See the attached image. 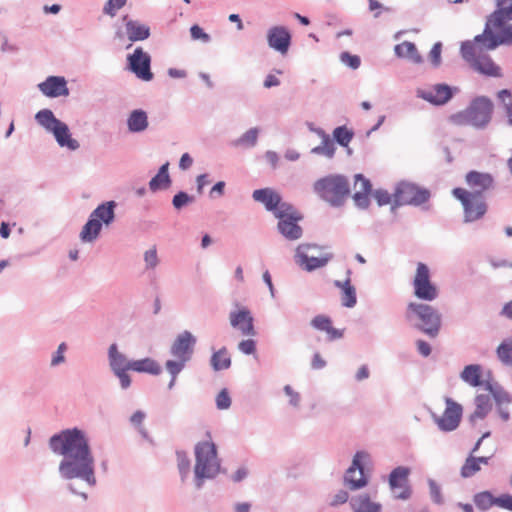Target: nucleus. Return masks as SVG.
Segmentation results:
<instances>
[{"mask_svg": "<svg viewBox=\"0 0 512 512\" xmlns=\"http://www.w3.org/2000/svg\"><path fill=\"white\" fill-rule=\"evenodd\" d=\"M50 450L63 456L58 471L65 480L81 479L95 486V461L87 433L78 428L63 429L53 434L48 442Z\"/></svg>", "mask_w": 512, "mask_h": 512, "instance_id": "nucleus-1", "label": "nucleus"}, {"mask_svg": "<svg viewBox=\"0 0 512 512\" xmlns=\"http://www.w3.org/2000/svg\"><path fill=\"white\" fill-rule=\"evenodd\" d=\"M405 319L412 328L430 338L438 336L442 325L440 312L433 306L425 303H408Z\"/></svg>", "mask_w": 512, "mask_h": 512, "instance_id": "nucleus-2", "label": "nucleus"}, {"mask_svg": "<svg viewBox=\"0 0 512 512\" xmlns=\"http://www.w3.org/2000/svg\"><path fill=\"white\" fill-rule=\"evenodd\" d=\"M493 112L494 103L488 96H476L464 110L452 114L450 119L456 125L483 130L490 124Z\"/></svg>", "mask_w": 512, "mask_h": 512, "instance_id": "nucleus-3", "label": "nucleus"}, {"mask_svg": "<svg viewBox=\"0 0 512 512\" xmlns=\"http://www.w3.org/2000/svg\"><path fill=\"white\" fill-rule=\"evenodd\" d=\"M195 458V484L197 488H201L204 479L215 478L221 469L215 443L209 441L198 442L195 445Z\"/></svg>", "mask_w": 512, "mask_h": 512, "instance_id": "nucleus-4", "label": "nucleus"}, {"mask_svg": "<svg viewBox=\"0 0 512 512\" xmlns=\"http://www.w3.org/2000/svg\"><path fill=\"white\" fill-rule=\"evenodd\" d=\"M314 191L332 207H340L350 194V186L346 176L329 174L314 183Z\"/></svg>", "mask_w": 512, "mask_h": 512, "instance_id": "nucleus-5", "label": "nucleus"}, {"mask_svg": "<svg viewBox=\"0 0 512 512\" xmlns=\"http://www.w3.org/2000/svg\"><path fill=\"white\" fill-rule=\"evenodd\" d=\"M483 52L480 51V47L475 44L474 40H466L461 43L460 54L475 71L486 77H502L501 67L493 61L489 54Z\"/></svg>", "mask_w": 512, "mask_h": 512, "instance_id": "nucleus-6", "label": "nucleus"}, {"mask_svg": "<svg viewBox=\"0 0 512 512\" xmlns=\"http://www.w3.org/2000/svg\"><path fill=\"white\" fill-rule=\"evenodd\" d=\"M393 196H395V206L418 207L430 200L431 192L416 183L401 180L396 184Z\"/></svg>", "mask_w": 512, "mask_h": 512, "instance_id": "nucleus-7", "label": "nucleus"}, {"mask_svg": "<svg viewBox=\"0 0 512 512\" xmlns=\"http://www.w3.org/2000/svg\"><path fill=\"white\" fill-rule=\"evenodd\" d=\"M474 42L480 47V51H492L501 45H512V24L497 28L485 25L483 32L474 37Z\"/></svg>", "mask_w": 512, "mask_h": 512, "instance_id": "nucleus-8", "label": "nucleus"}, {"mask_svg": "<svg viewBox=\"0 0 512 512\" xmlns=\"http://www.w3.org/2000/svg\"><path fill=\"white\" fill-rule=\"evenodd\" d=\"M371 463V456L366 451H357L353 457L351 466L344 474V483L353 491L365 487L369 482V476L365 473V466Z\"/></svg>", "mask_w": 512, "mask_h": 512, "instance_id": "nucleus-9", "label": "nucleus"}, {"mask_svg": "<svg viewBox=\"0 0 512 512\" xmlns=\"http://www.w3.org/2000/svg\"><path fill=\"white\" fill-rule=\"evenodd\" d=\"M413 292L419 300L431 302L438 297V289L430 279L428 266L419 262L413 280Z\"/></svg>", "mask_w": 512, "mask_h": 512, "instance_id": "nucleus-10", "label": "nucleus"}, {"mask_svg": "<svg viewBox=\"0 0 512 512\" xmlns=\"http://www.w3.org/2000/svg\"><path fill=\"white\" fill-rule=\"evenodd\" d=\"M445 410L442 416L433 413L432 418L442 432H452L456 430L463 416V407L450 397L445 398Z\"/></svg>", "mask_w": 512, "mask_h": 512, "instance_id": "nucleus-11", "label": "nucleus"}, {"mask_svg": "<svg viewBox=\"0 0 512 512\" xmlns=\"http://www.w3.org/2000/svg\"><path fill=\"white\" fill-rule=\"evenodd\" d=\"M196 343L197 338L190 331L184 330L176 336L169 353L176 358L175 361L187 364L193 357Z\"/></svg>", "mask_w": 512, "mask_h": 512, "instance_id": "nucleus-12", "label": "nucleus"}, {"mask_svg": "<svg viewBox=\"0 0 512 512\" xmlns=\"http://www.w3.org/2000/svg\"><path fill=\"white\" fill-rule=\"evenodd\" d=\"M128 69L142 81H151L154 74L151 71V56L141 47L127 55Z\"/></svg>", "mask_w": 512, "mask_h": 512, "instance_id": "nucleus-13", "label": "nucleus"}, {"mask_svg": "<svg viewBox=\"0 0 512 512\" xmlns=\"http://www.w3.org/2000/svg\"><path fill=\"white\" fill-rule=\"evenodd\" d=\"M316 244H300L296 248L295 252V261L298 265H300L305 271L312 272L316 269L322 268L328 264L330 260L333 259L334 255L332 253H326L321 257H310L306 254V250L309 248H317Z\"/></svg>", "mask_w": 512, "mask_h": 512, "instance_id": "nucleus-14", "label": "nucleus"}, {"mask_svg": "<svg viewBox=\"0 0 512 512\" xmlns=\"http://www.w3.org/2000/svg\"><path fill=\"white\" fill-rule=\"evenodd\" d=\"M458 91L446 83H439L433 86V91L418 90L417 96L435 106H442L449 102Z\"/></svg>", "mask_w": 512, "mask_h": 512, "instance_id": "nucleus-15", "label": "nucleus"}, {"mask_svg": "<svg viewBox=\"0 0 512 512\" xmlns=\"http://www.w3.org/2000/svg\"><path fill=\"white\" fill-rule=\"evenodd\" d=\"M267 42L271 49L286 54L292 43V35L285 26H273L267 32Z\"/></svg>", "mask_w": 512, "mask_h": 512, "instance_id": "nucleus-16", "label": "nucleus"}, {"mask_svg": "<svg viewBox=\"0 0 512 512\" xmlns=\"http://www.w3.org/2000/svg\"><path fill=\"white\" fill-rule=\"evenodd\" d=\"M230 324L238 329L245 336H255L254 318L248 308L242 307L237 311H231L229 314Z\"/></svg>", "mask_w": 512, "mask_h": 512, "instance_id": "nucleus-17", "label": "nucleus"}, {"mask_svg": "<svg viewBox=\"0 0 512 512\" xmlns=\"http://www.w3.org/2000/svg\"><path fill=\"white\" fill-rule=\"evenodd\" d=\"M39 90L48 98H58L69 95L67 80L63 76H48L38 84Z\"/></svg>", "mask_w": 512, "mask_h": 512, "instance_id": "nucleus-18", "label": "nucleus"}, {"mask_svg": "<svg viewBox=\"0 0 512 512\" xmlns=\"http://www.w3.org/2000/svg\"><path fill=\"white\" fill-rule=\"evenodd\" d=\"M303 218L304 216L301 214L287 219L278 220V233L288 241L299 240L303 236V228L299 224Z\"/></svg>", "mask_w": 512, "mask_h": 512, "instance_id": "nucleus-19", "label": "nucleus"}, {"mask_svg": "<svg viewBox=\"0 0 512 512\" xmlns=\"http://www.w3.org/2000/svg\"><path fill=\"white\" fill-rule=\"evenodd\" d=\"M465 180L472 192H479L480 197H485L484 192L494 186V178L487 172L471 170L466 174Z\"/></svg>", "mask_w": 512, "mask_h": 512, "instance_id": "nucleus-20", "label": "nucleus"}, {"mask_svg": "<svg viewBox=\"0 0 512 512\" xmlns=\"http://www.w3.org/2000/svg\"><path fill=\"white\" fill-rule=\"evenodd\" d=\"M281 197L277 191L269 187L256 189L252 193L253 200L263 204L265 209L272 214L277 210Z\"/></svg>", "mask_w": 512, "mask_h": 512, "instance_id": "nucleus-21", "label": "nucleus"}, {"mask_svg": "<svg viewBox=\"0 0 512 512\" xmlns=\"http://www.w3.org/2000/svg\"><path fill=\"white\" fill-rule=\"evenodd\" d=\"M125 21V30L128 39L131 42L144 41L151 35L150 27L137 20L129 19L127 15L123 17Z\"/></svg>", "mask_w": 512, "mask_h": 512, "instance_id": "nucleus-22", "label": "nucleus"}, {"mask_svg": "<svg viewBox=\"0 0 512 512\" xmlns=\"http://www.w3.org/2000/svg\"><path fill=\"white\" fill-rule=\"evenodd\" d=\"M50 133L53 134L60 147H66L71 151H75L80 146L79 142L72 138L68 125L63 121H60Z\"/></svg>", "mask_w": 512, "mask_h": 512, "instance_id": "nucleus-23", "label": "nucleus"}, {"mask_svg": "<svg viewBox=\"0 0 512 512\" xmlns=\"http://www.w3.org/2000/svg\"><path fill=\"white\" fill-rule=\"evenodd\" d=\"M346 274L347 278L345 279V281L341 282L339 280H336L334 282V285L341 289L342 306L346 308H353L357 303L356 289L351 284L350 276L352 274V271L350 269H347Z\"/></svg>", "mask_w": 512, "mask_h": 512, "instance_id": "nucleus-24", "label": "nucleus"}, {"mask_svg": "<svg viewBox=\"0 0 512 512\" xmlns=\"http://www.w3.org/2000/svg\"><path fill=\"white\" fill-rule=\"evenodd\" d=\"M117 203L114 200L100 203L92 212L91 217L101 222V226H109L115 221V209Z\"/></svg>", "mask_w": 512, "mask_h": 512, "instance_id": "nucleus-25", "label": "nucleus"}, {"mask_svg": "<svg viewBox=\"0 0 512 512\" xmlns=\"http://www.w3.org/2000/svg\"><path fill=\"white\" fill-rule=\"evenodd\" d=\"M488 210V204L485 197L474 198L470 201V210L466 206L463 207V222L472 223L481 219Z\"/></svg>", "mask_w": 512, "mask_h": 512, "instance_id": "nucleus-26", "label": "nucleus"}, {"mask_svg": "<svg viewBox=\"0 0 512 512\" xmlns=\"http://www.w3.org/2000/svg\"><path fill=\"white\" fill-rule=\"evenodd\" d=\"M129 368L131 371L137 373H146L153 376H158L162 372L160 364L151 357H145L138 360H130Z\"/></svg>", "mask_w": 512, "mask_h": 512, "instance_id": "nucleus-27", "label": "nucleus"}, {"mask_svg": "<svg viewBox=\"0 0 512 512\" xmlns=\"http://www.w3.org/2000/svg\"><path fill=\"white\" fill-rule=\"evenodd\" d=\"M172 184L169 174V162L162 164L157 173L149 181V189L152 192H158L168 189Z\"/></svg>", "mask_w": 512, "mask_h": 512, "instance_id": "nucleus-28", "label": "nucleus"}, {"mask_svg": "<svg viewBox=\"0 0 512 512\" xmlns=\"http://www.w3.org/2000/svg\"><path fill=\"white\" fill-rule=\"evenodd\" d=\"M349 504L353 512H381L382 509L381 504L372 502L367 493L353 496Z\"/></svg>", "mask_w": 512, "mask_h": 512, "instance_id": "nucleus-29", "label": "nucleus"}, {"mask_svg": "<svg viewBox=\"0 0 512 512\" xmlns=\"http://www.w3.org/2000/svg\"><path fill=\"white\" fill-rule=\"evenodd\" d=\"M147 112L143 109H134L127 118V127L131 133H141L148 128Z\"/></svg>", "mask_w": 512, "mask_h": 512, "instance_id": "nucleus-30", "label": "nucleus"}, {"mask_svg": "<svg viewBox=\"0 0 512 512\" xmlns=\"http://www.w3.org/2000/svg\"><path fill=\"white\" fill-rule=\"evenodd\" d=\"M512 20V6H500L487 17L485 25L489 27H502L506 25L508 21Z\"/></svg>", "mask_w": 512, "mask_h": 512, "instance_id": "nucleus-31", "label": "nucleus"}, {"mask_svg": "<svg viewBox=\"0 0 512 512\" xmlns=\"http://www.w3.org/2000/svg\"><path fill=\"white\" fill-rule=\"evenodd\" d=\"M107 355H108L109 367L112 372H116L121 369H125L126 365L130 361L127 359L125 354L121 353L118 350V345L116 343H112L109 346Z\"/></svg>", "mask_w": 512, "mask_h": 512, "instance_id": "nucleus-32", "label": "nucleus"}, {"mask_svg": "<svg viewBox=\"0 0 512 512\" xmlns=\"http://www.w3.org/2000/svg\"><path fill=\"white\" fill-rule=\"evenodd\" d=\"M102 230L101 222L96 221L91 215H89L86 223L82 227L80 232V239L82 242H93L98 238Z\"/></svg>", "mask_w": 512, "mask_h": 512, "instance_id": "nucleus-33", "label": "nucleus"}, {"mask_svg": "<svg viewBox=\"0 0 512 512\" xmlns=\"http://www.w3.org/2000/svg\"><path fill=\"white\" fill-rule=\"evenodd\" d=\"M231 364L232 360L226 347H222L219 350L214 351L211 355L210 365L216 372L229 369Z\"/></svg>", "mask_w": 512, "mask_h": 512, "instance_id": "nucleus-34", "label": "nucleus"}, {"mask_svg": "<svg viewBox=\"0 0 512 512\" xmlns=\"http://www.w3.org/2000/svg\"><path fill=\"white\" fill-rule=\"evenodd\" d=\"M482 368L479 364L466 365L460 374L461 379L473 387L482 385Z\"/></svg>", "mask_w": 512, "mask_h": 512, "instance_id": "nucleus-35", "label": "nucleus"}, {"mask_svg": "<svg viewBox=\"0 0 512 512\" xmlns=\"http://www.w3.org/2000/svg\"><path fill=\"white\" fill-rule=\"evenodd\" d=\"M355 132L352 128H348L346 125L337 126L332 132L331 141L335 145L338 144L343 148H348V145L353 140Z\"/></svg>", "mask_w": 512, "mask_h": 512, "instance_id": "nucleus-36", "label": "nucleus"}, {"mask_svg": "<svg viewBox=\"0 0 512 512\" xmlns=\"http://www.w3.org/2000/svg\"><path fill=\"white\" fill-rule=\"evenodd\" d=\"M35 120L48 132H51L54 129V127L61 121L54 115L52 110L47 108L39 110L35 114Z\"/></svg>", "mask_w": 512, "mask_h": 512, "instance_id": "nucleus-37", "label": "nucleus"}, {"mask_svg": "<svg viewBox=\"0 0 512 512\" xmlns=\"http://www.w3.org/2000/svg\"><path fill=\"white\" fill-rule=\"evenodd\" d=\"M496 501L497 496H494L489 490L478 492L473 496L475 506L481 511H487L496 506Z\"/></svg>", "mask_w": 512, "mask_h": 512, "instance_id": "nucleus-38", "label": "nucleus"}, {"mask_svg": "<svg viewBox=\"0 0 512 512\" xmlns=\"http://www.w3.org/2000/svg\"><path fill=\"white\" fill-rule=\"evenodd\" d=\"M259 132L257 127L250 128L239 138L233 140L231 144L234 147L252 148L257 144Z\"/></svg>", "mask_w": 512, "mask_h": 512, "instance_id": "nucleus-39", "label": "nucleus"}, {"mask_svg": "<svg viewBox=\"0 0 512 512\" xmlns=\"http://www.w3.org/2000/svg\"><path fill=\"white\" fill-rule=\"evenodd\" d=\"M498 359L506 366H512V336L504 339L496 349Z\"/></svg>", "mask_w": 512, "mask_h": 512, "instance_id": "nucleus-40", "label": "nucleus"}, {"mask_svg": "<svg viewBox=\"0 0 512 512\" xmlns=\"http://www.w3.org/2000/svg\"><path fill=\"white\" fill-rule=\"evenodd\" d=\"M410 473V469L404 466H398L394 468L389 474V485L391 489L403 487L404 481L407 480V477Z\"/></svg>", "mask_w": 512, "mask_h": 512, "instance_id": "nucleus-41", "label": "nucleus"}, {"mask_svg": "<svg viewBox=\"0 0 512 512\" xmlns=\"http://www.w3.org/2000/svg\"><path fill=\"white\" fill-rule=\"evenodd\" d=\"M186 364L182 362H178L175 360H167L165 362V369L170 374V381L167 385L168 390H172L177 381L178 375L182 372V370L185 368Z\"/></svg>", "mask_w": 512, "mask_h": 512, "instance_id": "nucleus-42", "label": "nucleus"}, {"mask_svg": "<svg viewBox=\"0 0 512 512\" xmlns=\"http://www.w3.org/2000/svg\"><path fill=\"white\" fill-rule=\"evenodd\" d=\"M295 206L289 202H285L282 199L280 200V204L277 207V210L274 211L273 215L278 220L287 219L289 217H294L301 215Z\"/></svg>", "mask_w": 512, "mask_h": 512, "instance_id": "nucleus-43", "label": "nucleus"}, {"mask_svg": "<svg viewBox=\"0 0 512 512\" xmlns=\"http://www.w3.org/2000/svg\"><path fill=\"white\" fill-rule=\"evenodd\" d=\"M177 467L179 470L181 481L184 482L190 473L191 461L188 454L184 450L176 451Z\"/></svg>", "mask_w": 512, "mask_h": 512, "instance_id": "nucleus-44", "label": "nucleus"}, {"mask_svg": "<svg viewBox=\"0 0 512 512\" xmlns=\"http://www.w3.org/2000/svg\"><path fill=\"white\" fill-rule=\"evenodd\" d=\"M427 484L429 487V496L434 505L442 506L445 503V499L442 493L441 486L437 483L436 480L432 478L427 479Z\"/></svg>", "mask_w": 512, "mask_h": 512, "instance_id": "nucleus-45", "label": "nucleus"}, {"mask_svg": "<svg viewBox=\"0 0 512 512\" xmlns=\"http://www.w3.org/2000/svg\"><path fill=\"white\" fill-rule=\"evenodd\" d=\"M452 195L461 202L462 206H466L470 210V201L480 196L479 192L468 191L461 187H456L452 190Z\"/></svg>", "mask_w": 512, "mask_h": 512, "instance_id": "nucleus-46", "label": "nucleus"}, {"mask_svg": "<svg viewBox=\"0 0 512 512\" xmlns=\"http://www.w3.org/2000/svg\"><path fill=\"white\" fill-rule=\"evenodd\" d=\"M480 470H481V467L479 466V464L476 460V456L469 454L468 457L466 458L463 466L461 467L460 475L463 478H470V477L474 476Z\"/></svg>", "mask_w": 512, "mask_h": 512, "instance_id": "nucleus-47", "label": "nucleus"}, {"mask_svg": "<svg viewBox=\"0 0 512 512\" xmlns=\"http://www.w3.org/2000/svg\"><path fill=\"white\" fill-rule=\"evenodd\" d=\"M336 147L331 141V139L325 138L321 141V144L312 148L311 153L315 155H324L329 159H332L335 156Z\"/></svg>", "mask_w": 512, "mask_h": 512, "instance_id": "nucleus-48", "label": "nucleus"}, {"mask_svg": "<svg viewBox=\"0 0 512 512\" xmlns=\"http://www.w3.org/2000/svg\"><path fill=\"white\" fill-rule=\"evenodd\" d=\"M195 201V197L192 195H189L185 191H179L177 192L173 198H172V205L174 209L181 210L184 207L188 206L189 204L193 203Z\"/></svg>", "mask_w": 512, "mask_h": 512, "instance_id": "nucleus-49", "label": "nucleus"}, {"mask_svg": "<svg viewBox=\"0 0 512 512\" xmlns=\"http://www.w3.org/2000/svg\"><path fill=\"white\" fill-rule=\"evenodd\" d=\"M145 270H154L159 264L156 245L144 252Z\"/></svg>", "mask_w": 512, "mask_h": 512, "instance_id": "nucleus-50", "label": "nucleus"}, {"mask_svg": "<svg viewBox=\"0 0 512 512\" xmlns=\"http://www.w3.org/2000/svg\"><path fill=\"white\" fill-rule=\"evenodd\" d=\"M406 49L404 52V58L409 59L414 64H421L423 63V57L418 52V49L415 45V43L406 41Z\"/></svg>", "mask_w": 512, "mask_h": 512, "instance_id": "nucleus-51", "label": "nucleus"}, {"mask_svg": "<svg viewBox=\"0 0 512 512\" xmlns=\"http://www.w3.org/2000/svg\"><path fill=\"white\" fill-rule=\"evenodd\" d=\"M216 407L218 410H227L232 404V400L227 388H223L216 396Z\"/></svg>", "mask_w": 512, "mask_h": 512, "instance_id": "nucleus-52", "label": "nucleus"}, {"mask_svg": "<svg viewBox=\"0 0 512 512\" xmlns=\"http://www.w3.org/2000/svg\"><path fill=\"white\" fill-rule=\"evenodd\" d=\"M332 325V319L327 315H316L311 320V326L319 331H325Z\"/></svg>", "mask_w": 512, "mask_h": 512, "instance_id": "nucleus-53", "label": "nucleus"}, {"mask_svg": "<svg viewBox=\"0 0 512 512\" xmlns=\"http://www.w3.org/2000/svg\"><path fill=\"white\" fill-rule=\"evenodd\" d=\"M370 194H372V192L356 191L353 194V200L355 202L356 207L361 210L368 209V207L370 206V199H369Z\"/></svg>", "mask_w": 512, "mask_h": 512, "instance_id": "nucleus-54", "label": "nucleus"}, {"mask_svg": "<svg viewBox=\"0 0 512 512\" xmlns=\"http://www.w3.org/2000/svg\"><path fill=\"white\" fill-rule=\"evenodd\" d=\"M340 60L349 68L356 70L361 65V59L358 55L344 51L340 54Z\"/></svg>", "mask_w": 512, "mask_h": 512, "instance_id": "nucleus-55", "label": "nucleus"}, {"mask_svg": "<svg viewBox=\"0 0 512 512\" xmlns=\"http://www.w3.org/2000/svg\"><path fill=\"white\" fill-rule=\"evenodd\" d=\"M372 195L380 207L390 204L393 200V194L382 188L372 191Z\"/></svg>", "mask_w": 512, "mask_h": 512, "instance_id": "nucleus-56", "label": "nucleus"}, {"mask_svg": "<svg viewBox=\"0 0 512 512\" xmlns=\"http://www.w3.org/2000/svg\"><path fill=\"white\" fill-rule=\"evenodd\" d=\"M476 411H480L481 413L485 412V416L488 415L491 410L490 398L486 394H479L475 397L474 400Z\"/></svg>", "mask_w": 512, "mask_h": 512, "instance_id": "nucleus-57", "label": "nucleus"}, {"mask_svg": "<svg viewBox=\"0 0 512 512\" xmlns=\"http://www.w3.org/2000/svg\"><path fill=\"white\" fill-rule=\"evenodd\" d=\"M497 407H502L503 404L512 403V395L504 390L501 386L498 390L493 392L492 395Z\"/></svg>", "mask_w": 512, "mask_h": 512, "instance_id": "nucleus-58", "label": "nucleus"}, {"mask_svg": "<svg viewBox=\"0 0 512 512\" xmlns=\"http://www.w3.org/2000/svg\"><path fill=\"white\" fill-rule=\"evenodd\" d=\"M190 35L193 40H200L203 43H208L211 40V36L198 24H194L190 27Z\"/></svg>", "mask_w": 512, "mask_h": 512, "instance_id": "nucleus-59", "label": "nucleus"}, {"mask_svg": "<svg viewBox=\"0 0 512 512\" xmlns=\"http://www.w3.org/2000/svg\"><path fill=\"white\" fill-rule=\"evenodd\" d=\"M129 363L126 365L125 369H121L119 371L113 372V374L119 379L120 387L123 390L128 389L131 386L132 380L128 371H131V368L128 367Z\"/></svg>", "mask_w": 512, "mask_h": 512, "instance_id": "nucleus-60", "label": "nucleus"}, {"mask_svg": "<svg viewBox=\"0 0 512 512\" xmlns=\"http://www.w3.org/2000/svg\"><path fill=\"white\" fill-rule=\"evenodd\" d=\"M441 52H442V43L440 41L434 43L430 52H429V60L433 67L437 68L441 64Z\"/></svg>", "mask_w": 512, "mask_h": 512, "instance_id": "nucleus-61", "label": "nucleus"}, {"mask_svg": "<svg viewBox=\"0 0 512 512\" xmlns=\"http://www.w3.org/2000/svg\"><path fill=\"white\" fill-rule=\"evenodd\" d=\"M126 4V0H108L103 8V12L107 15L114 16L118 9Z\"/></svg>", "mask_w": 512, "mask_h": 512, "instance_id": "nucleus-62", "label": "nucleus"}, {"mask_svg": "<svg viewBox=\"0 0 512 512\" xmlns=\"http://www.w3.org/2000/svg\"><path fill=\"white\" fill-rule=\"evenodd\" d=\"M496 506L512 512V494L502 493L497 496Z\"/></svg>", "mask_w": 512, "mask_h": 512, "instance_id": "nucleus-63", "label": "nucleus"}, {"mask_svg": "<svg viewBox=\"0 0 512 512\" xmlns=\"http://www.w3.org/2000/svg\"><path fill=\"white\" fill-rule=\"evenodd\" d=\"M256 346L254 339H245L239 342L238 349L245 355H252L256 352Z\"/></svg>", "mask_w": 512, "mask_h": 512, "instance_id": "nucleus-64", "label": "nucleus"}]
</instances>
